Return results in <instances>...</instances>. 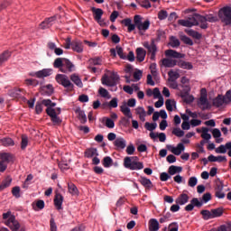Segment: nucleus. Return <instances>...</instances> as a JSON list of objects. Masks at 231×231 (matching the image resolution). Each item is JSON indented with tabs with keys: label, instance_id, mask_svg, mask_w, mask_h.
Segmentation results:
<instances>
[{
	"label": "nucleus",
	"instance_id": "43",
	"mask_svg": "<svg viewBox=\"0 0 231 231\" xmlns=\"http://www.w3.org/2000/svg\"><path fill=\"white\" fill-rule=\"evenodd\" d=\"M211 212H212V217L217 218L223 216L224 209L222 208H213L211 209Z\"/></svg>",
	"mask_w": 231,
	"mask_h": 231
},
{
	"label": "nucleus",
	"instance_id": "62",
	"mask_svg": "<svg viewBox=\"0 0 231 231\" xmlns=\"http://www.w3.org/2000/svg\"><path fill=\"white\" fill-rule=\"evenodd\" d=\"M97 149H89L85 152V155L87 158H93V156H96Z\"/></svg>",
	"mask_w": 231,
	"mask_h": 231
},
{
	"label": "nucleus",
	"instance_id": "48",
	"mask_svg": "<svg viewBox=\"0 0 231 231\" xmlns=\"http://www.w3.org/2000/svg\"><path fill=\"white\" fill-rule=\"evenodd\" d=\"M102 164L103 166L106 168V169H109L112 167L113 165V160L111 157L109 156H106L104 158L103 162H102Z\"/></svg>",
	"mask_w": 231,
	"mask_h": 231
},
{
	"label": "nucleus",
	"instance_id": "24",
	"mask_svg": "<svg viewBox=\"0 0 231 231\" xmlns=\"http://www.w3.org/2000/svg\"><path fill=\"white\" fill-rule=\"evenodd\" d=\"M149 231H159L160 223L156 218H151L148 222Z\"/></svg>",
	"mask_w": 231,
	"mask_h": 231
},
{
	"label": "nucleus",
	"instance_id": "26",
	"mask_svg": "<svg viewBox=\"0 0 231 231\" xmlns=\"http://www.w3.org/2000/svg\"><path fill=\"white\" fill-rule=\"evenodd\" d=\"M165 56L174 59H182L184 56L180 52H177V51H173L172 49H169L165 51Z\"/></svg>",
	"mask_w": 231,
	"mask_h": 231
},
{
	"label": "nucleus",
	"instance_id": "13",
	"mask_svg": "<svg viewBox=\"0 0 231 231\" xmlns=\"http://www.w3.org/2000/svg\"><path fill=\"white\" fill-rule=\"evenodd\" d=\"M200 136L203 140L200 141V143L198 144V147L199 149H202V152H204V145L212 138V135L209 134V128L202 127V134Z\"/></svg>",
	"mask_w": 231,
	"mask_h": 231
},
{
	"label": "nucleus",
	"instance_id": "39",
	"mask_svg": "<svg viewBox=\"0 0 231 231\" xmlns=\"http://www.w3.org/2000/svg\"><path fill=\"white\" fill-rule=\"evenodd\" d=\"M169 45L171 47V48H178L180 46V40L175 37V36H171L170 37V42H169Z\"/></svg>",
	"mask_w": 231,
	"mask_h": 231
},
{
	"label": "nucleus",
	"instance_id": "35",
	"mask_svg": "<svg viewBox=\"0 0 231 231\" xmlns=\"http://www.w3.org/2000/svg\"><path fill=\"white\" fill-rule=\"evenodd\" d=\"M115 145L117 149H125L126 141L123 137H118L115 141Z\"/></svg>",
	"mask_w": 231,
	"mask_h": 231
},
{
	"label": "nucleus",
	"instance_id": "14",
	"mask_svg": "<svg viewBox=\"0 0 231 231\" xmlns=\"http://www.w3.org/2000/svg\"><path fill=\"white\" fill-rule=\"evenodd\" d=\"M167 149L175 156H180V154H182V152H184L186 147H185L184 143H179L176 146L167 145Z\"/></svg>",
	"mask_w": 231,
	"mask_h": 231
},
{
	"label": "nucleus",
	"instance_id": "64",
	"mask_svg": "<svg viewBox=\"0 0 231 231\" xmlns=\"http://www.w3.org/2000/svg\"><path fill=\"white\" fill-rule=\"evenodd\" d=\"M224 101L226 104H228L231 102V90L226 91V95L223 97Z\"/></svg>",
	"mask_w": 231,
	"mask_h": 231
},
{
	"label": "nucleus",
	"instance_id": "34",
	"mask_svg": "<svg viewBox=\"0 0 231 231\" xmlns=\"http://www.w3.org/2000/svg\"><path fill=\"white\" fill-rule=\"evenodd\" d=\"M185 32H187L188 35L197 40H200L202 38V34L200 32L192 29H186Z\"/></svg>",
	"mask_w": 231,
	"mask_h": 231
},
{
	"label": "nucleus",
	"instance_id": "8",
	"mask_svg": "<svg viewBox=\"0 0 231 231\" xmlns=\"http://www.w3.org/2000/svg\"><path fill=\"white\" fill-rule=\"evenodd\" d=\"M197 105L202 110H206L211 107L210 102L208 101V98L207 89L205 88L201 89V94L199 98L197 101Z\"/></svg>",
	"mask_w": 231,
	"mask_h": 231
},
{
	"label": "nucleus",
	"instance_id": "38",
	"mask_svg": "<svg viewBox=\"0 0 231 231\" xmlns=\"http://www.w3.org/2000/svg\"><path fill=\"white\" fill-rule=\"evenodd\" d=\"M177 65L179 68L183 69H187V70L193 69V65L190 62H186V61L181 60V61L178 62Z\"/></svg>",
	"mask_w": 231,
	"mask_h": 231
},
{
	"label": "nucleus",
	"instance_id": "12",
	"mask_svg": "<svg viewBox=\"0 0 231 231\" xmlns=\"http://www.w3.org/2000/svg\"><path fill=\"white\" fill-rule=\"evenodd\" d=\"M143 46L147 50V52L151 54L152 59L155 58L157 53V46L154 39H152L150 43L149 42H143Z\"/></svg>",
	"mask_w": 231,
	"mask_h": 231
},
{
	"label": "nucleus",
	"instance_id": "5",
	"mask_svg": "<svg viewBox=\"0 0 231 231\" xmlns=\"http://www.w3.org/2000/svg\"><path fill=\"white\" fill-rule=\"evenodd\" d=\"M118 80L119 77L115 72L111 73V76L105 75L101 79L103 85L115 88L114 91L117 90L116 85Z\"/></svg>",
	"mask_w": 231,
	"mask_h": 231
},
{
	"label": "nucleus",
	"instance_id": "36",
	"mask_svg": "<svg viewBox=\"0 0 231 231\" xmlns=\"http://www.w3.org/2000/svg\"><path fill=\"white\" fill-rule=\"evenodd\" d=\"M176 101L175 100H171V99H167L165 101V106H166V109L169 111V112H172L174 110V108H176Z\"/></svg>",
	"mask_w": 231,
	"mask_h": 231
},
{
	"label": "nucleus",
	"instance_id": "37",
	"mask_svg": "<svg viewBox=\"0 0 231 231\" xmlns=\"http://www.w3.org/2000/svg\"><path fill=\"white\" fill-rule=\"evenodd\" d=\"M168 81H174L180 79V75L179 73V70H171L168 72Z\"/></svg>",
	"mask_w": 231,
	"mask_h": 231
},
{
	"label": "nucleus",
	"instance_id": "20",
	"mask_svg": "<svg viewBox=\"0 0 231 231\" xmlns=\"http://www.w3.org/2000/svg\"><path fill=\"white\" fill-rule=\"evenodd\" d=\"M71 49L73 51H76L78 53H82L83 51V43L80 42V40H73L71 43Z\"/></svg>",
	"mask_w": 231,
	"mask_h": 231
},
{
	"label": "nucleus",
	"instance_id": "59",
	"mask_svg": "<svg viewBox=\"0 0 231 231\" xmlns=\"http://www.w3.org/2000/svg\"><path fill=\"white\" fill-rule=\"evenodd\" d=\"M78 113H79V119L82 124H85L87 122V116L85 115V112L79 109L78 110Z\"/></svg>",
	"mask_w": 231,
	"mask_h": 231
},
{
	"label": "nucleus",
	"instance_id": "41",
	"mask_svg": "<svg viewBox=\"0 0 231 231\" xmlns=\"http://www.w3.org/2000/svg\"><path fill=\"white\" fill-rule=\"evenodd\" d=\"M70 80L75 84L77 85L79 88H82L83 87V83L80 79V78L79 77V75L77 74H72L70 76Z\"/></svg>",
	"mask_w": 231,
	"mask_h": 231
},
{
	"label": "nucleus",
	"instance_id": "19",
	"mask_svg": "<svg viewBox=\"0 0 231 231\" xmlns=\"http://www.w3.org/2000/svg\"><path fill=\"white\" fill-rule=\"evenodd\" d=\"M228 149H231V142L219 145L215 149V152L217 154H226V151H228Z\"/></svg>",
	"mask_w": 231,
	"mask_h": 231
},
{
	"label": "nucleus",
	"instance_id": "30",
	"mask_svg": "<svg viewBox=\"0 0 231 231\" xmlns=\"http://www.w3.org/2000/svg\"><path fill=\"white\" fill-rule=\"evenodd\" d=\"M62 203H63V197H62V195L60 194V193H57L55 195V199H54V205H55V207H56V208L58 210H60L62 208H61Z\"/></svg>",
	"mask_w": 231,
	"mask_h": 231
},
{
	"label": "nucleus",
	"instance_id": "58",
	"mask_svg": "<svg viewBox=\"0 0 231 231\" xmlns=\"http://www.w3.org/2000/svg\"><path fill=\"white\" fill-rule=\"evenodd\" d=\"M28 147V136L22 135L21 149L24 150Z\"/></svg>",
	"mask_w": 231,
	"mask_h": 231
},
{
	"label": "nucleus",
	"instance_id": "52",
	"mask_svg": "<svg viewBox=\"0 0 231 231\" xmlns=\"http://www.w3.org/2000/svg\"><path fill=\"white\" fill-rule=\"evenodd\" d=\"M171 179V176L168 172H162L160 174V180L162 181V182H166V181H168Z\"/></svg>",
	"mask_w": 231,
	"mask_h": 231
},
{
	"label": "nucleus",
	"instance_id": "6",
	"mask_svg": "<svg viewBox=\"0 0 231 231\" xmlns=\"http://www.w3.org/2000/svg\"><path fill=\"white\" fill-rule=\"evenodd\" d=\"M218 17L226 25H231V7L224 6L218 11Z\"/></svg>",
	"mask_w": 231,
	"mask_h": 231
},
{
	"label": "nucleus",
	"instance_id": "46",
	"mask_svg": "<svg viewBox=\"0 0 231 231\" xmlns=\"http://www.w3.org/2000/svg\"><path fill=\"white\" fill-rule=\"evenodd\" d=\"M200 214L202 215L204 220L213 219L212 210L203 209Z\"/></svg>",
	"mask_w": 231,
	"mask_h": 231
},
{
	"label": "nucleus",
	"instance_id": "22",
	"mask_svg": "<svg viewBox=\"0 0 231 231\" xmlns=\"http://www.w3.org/2000/svg\"><path fill=\"white\" fill-rule=\"evenodd\" d=\"M208 160L209 162L223 163V162H226V156H225V155L215 156V155L211 154L208 157Z\"/></svg>",
	"mask_w": 231,
	"mask_h": 231
},
{
	"label": "nucleus",
	"instance_id": "42",
	"mask_svg": "<svg viewBox=\"0 0 231 231\" xmlns=\"http://www.w3.org/2000/svg\"><path fill=\"white\" fill-rule=\"evenodd\" d=\"M224 104H226V102L225 101V98H224V97H222V96H218L217 97H216V98L213 100V105H214L215 106L220 107V106H222Z\"/></svg>",
	"mask_w": 231,
	"mask_h": 231
},
{
	"label": "nucleus",
	"instance_id": "61",
	"mask_svg": "<svg viewBox=\"0 0 231 231\" xmlns=\"http://www.w3.org/2000/svg\"><path fill=\"white\" fill-rule=\"evenodd\" d=\"M98 93L102 97L110 98L108 91L103 88H99Z\"/></svg>",
	"mask_w": 231,
	"mask_h": 231
},
{
	"label": "nucleus",
	"instance_id": "15",
	"mask_svg": "<svg viewBox=\"0 0 231 231\" xmlns=\"http://www.w3.org/2000/svg\"><path fill=\"white\" fill-rule=\"evenodd\" d=\"M178 24L183 26L191 28L193 26H198V22L196 21L195 14L191 17H189L188 19H180L178 20Z\"/></svg>",
	"mask_w": 231,
	"mask_h": 231
},
{
	"label": "nucleus",
	"instance_id": "25",
	"mask_svg": "<svg viewBox=\"0 0 231 231\" xmlns=\"http://www.w3.org/2000/svg\"><path fill=\"white\" fill-rule=\"evenodd\" d=\"M162 65L165 68H173L177 65V60L172 58H163Z\"/></svg>",
	"mask_w": 231,
	"mask_h": 231
},
{
	"label": "nucleus",
	"instance_id": "3",
	"mask_svg": "<svg viewBox=\"0 0 231 231\" xmlns=\"http://www.w3.org/2000/svg\"><path fill=\"white\" fill-rule=\"evenodd\" d=\"M195 21L197 22V25H199L201 29H208V23H217L218 21L217 16H215L211 14L201 15L199 14H195Z\"/></svg>",
	"mask_w": 231,
	"mask_h": 231
},
{
	"label": "nucleus",
	"instance_id": "23",
	"mask_svg": "<svg viewBox=\"0 0 231 231\" xmlns=\"http://www.w3.org/2000/svg\"><path fill=\"white\" fill-rule=\"evenodd\" d=\"M183 171V168L181 166L171 165L168 168V173L170 176H175L177 174H180Z\"/></svg>",
	"mask_w": 231,
	"mask_h": 231
},
{
	"label": "nucleus",
	"instance_id": "56",
	"mask_svg": "<svg viewBox=\"0 0 231 231\" xmlns=\"http://www.w3.org/2000/svg\"><path fill=\"white\" fill-rule=\"evenodd\" d=\"M89 64L93 66L101 65L102 64L101 58H91V60H89Z\"/></svg>",
	"mask_w": 231,
	"mask_h": 231
},
{
	"label": "nucleus",
	"instance_id": "54",
	"mask_svg": "<svg viewBox=\"0 0 231 231\" xmlns=\"http://www.w3.org/2000/svg\"><path fill=\"white\" fill-rule=\"evenodd\" d=\"M150 71H151V74L153 78H156L158 76V71H157V65L152 63L150 65Z\"/></svg>",
	"mask_w": 231,
	"mask_h": 231
},
{
	"label": "nucleus",
	"instance_id": "17",
	"mask_svg": "<svg viewBox=\"0 0 231 231\" xmlns=\"http://www.w3.org/2000/svg\"><path fill=\"white\" fill-rule=\"evenodd\" d=\"M203 206V201H200L198 198H193L190 200V204L185 207V211H193L195 208H201Z\"/></svg>",
	"mask_w": 231,
	"mask_h": 231
},
{
	"label": "nucleus",
	"instance_id": "60",
	"mask_svg": "<svg viewBox=\"0 0 231 231\" xmlns=\"http://www.w3.org/2000/svg\"><path fill=\"white\" fill-rule=\"evenodd\" d=\"M172 134H174V135H176L178 137H182V136H184L185 132L182 131L180 128H174L172 130Z\"/></svg>",
	"mask_w": 231,
	"mask_h": 231
},
{
	"label": "nucleus",
	"instance_id": "7",
	"mask_svg": "<svg viewBox=\"0 0 231 231\" xmlns=\"http://www.w3.org/2000/svg\"><path fill=\"white\" fill-rule=\"evenodd\" d=\"M136 106V99L131 98L128 99V102H124L123 105L120 106L121 112L126 116L128 119L133 118V114L129 107H134Z\"/></svg>",
	"mask_w": 231,
	"mask_h": 231
},
{
	"label": "nucleus",
	"instance_id": "40",
	"mask_svg": "<svg viewBox=\"0 0 231 231\" xmlns=\"http://www.w3.org/2000/svg\"><path fill=\"white\" fill-rule=\"evenodd\" d=\"M12 178H6L1 184H0V192L4 191L5 189L9 188L12 184Z\"/></svg>",
	"mask_w": 231,
	"mask_h": 231
},
{
	"label": "nucleus",
	"instance_id": "44",
	"mask_svg": "<svg viewBox=\"0 0 231 231\" xmlns=\"http://www.w3.org/2000/svg\"><path fill=\"white\" fill-rule=\"evenodd\" d=\"M64 60H66V58H56V60H54V63H53V67L55 69H59L60 71V69L64 65Z\"/></svg>",
	"mask_w": 231,
	"mask_h": 231
},
{
	"label": "nucleus",
	"instance_id": "50",
	"mask_svg": "<svg viewBox=\"0 0 231 231\" xmlns=\"http://www.w3.org/2000/svg\"><path fill=\"white\" fill-rule=\"evenodd\" d=\"M198 182L199 180L197 177H190L188 180V186L190 188H195L198 185Z\"/></svg>",
	"mask_w": 231,
	"mask_h": 231
},
{
	"label": "nucleus",
	"instance_id": "57",
	"mask_svg": "<svg viewBox=\"0 0 231 231\" xmlns=\"http://www.w3.org/2000/svg\"><path fill=\"white\" fill-rule=\"evenodd\" d=\"M139 5H141V7L149 9L152 7V5L149 0H139Z\"/></svg>",
	"mask_w": 231,
	"mask_h": 231
},
{
	"label": "nucleus",
	"instance_id": "2",
	"mask_svg": "<svg viewBox=\"0 0 231 231\" xmlns=\"http://www.w3.org/2000/svg\"><path fill=\"white\" fill-rule=\"evenodd\" d=\"M125 169L134 171H142L143 170V162H140L139 157L137 156H126L124 160Z\"/></svg>",
	"mask_w": 231,
	"mask_h": 231
},
{
	"label": "nucleus",
	"instance_id": "55",
	"mask_svg": "<svg viewBox=\"0 0 231 231\" xmlns=\"http://www.w3.org/2000/svg\"><path fill=\"white\" fill-rule=\"evenodd\" d=\"M167 17H168V12L166 10L159 11V13H158V19L160 21H163V20L167 19Z\"/></svg>",
	"mask_w": 231,
	"mask_h": 231
},
{
	"label": "nucleus",
	"instance_id": "32",
	"mask_svg": "<svg viewBox=\"0 0 231 231\" xmlns=\"http://www.w3.org/2000/svg\"><path fill=\"white\" fill-rule=\"evenodd\" d=\"M91 10L93 12L95 21L102 19L104 14L103 9L92 7Z\"/></svg>",
	"mask_w": 231,
	"mask_h": 231
},
{
	"label": "nucleus",
	"instance_id": "29",
	"mask_svg": "<svg viewBox=\"0 0 231 231\" xmlns=\"http://www.w3.org/2000/svg\"><path fill=\"white\" fill-rule=\"evenodd\" d=\"M11 56L12 52H10V51H5L2 52V54H0V67H2L5 62L8 61Z\"/></svg>",
	"mask_w": 231,
	"mask_h": 231
},
{
	"label": "nucleus",
	"instance_id": "18",
	"mask_svg": "<svg viewBox=\"0 0 231 231\" xmlns=\"http://www.w3.org/2000/svg\"><path fill=\"white\" fill-rule=\"evenodd\" d=\"M189 196L186 193H181L175 199V203L180 206H184L187 203H189Z\"/></svg>",
	"mask_w": 231,
	"mask_h": 231
},
{
	"label": "nucleus",
	"instance_id": "45",
	"mask_svg": "<svg viewBox=\"0 0 231 231\" xmlns=\"http://www.w3.org/2000/svg\"><path fill=\"white\" fill-rule=\"evenodd\" d=\"M44 200L40 199L35 204H32V208L34 211H39L44 209Z\"/></svg>",
	"mask_w": 231,
	"mask_h": 231
},
{
	"label": "nucleus",
	"instance_id": "27",
	"mask_svg": "<svg viewBox=\"0 0 231 231\" xmlns=\"http://www.w3.org/2000/svg\"><path fill=\"white\" fill-rule=\"evenodd\" d=\"M135 115L139 116V120H141V122H145V117L147 116V112L145 111V109L142 106H137V108H135Z\"/></svg>",
	"mask_w": 231,
	"mask_h": 231
},
{
	"label": "nucleus",
	"instance_id": "49",
	"mask_svg": "<svg viewBox=\"0 0 231 231\" xmlns=\"http://www.w3.org/2000/svg\"><path fill=\"white\" fill-rule=\"evenodd\" d=\"M103 121L105 122L106 127L111 129L115 127V120L109 117H104Z\"/></svg>",
	"mask_w": 231,
	"mask_h": 231
},
{
	"label": "nucleus",
	"instance_id": "10",
	"mask_svg": "<svg viewBox=\"0 0 231 231\" xmlns=\"http://www.w3.org/2000/svg\"><path fill=\"white\" fill-rule=\"evenodd\" d=\"M55 80L57 81L58 84L63 86L69 91H72L74 89V85L70 82V80L66 75L58 74L55 77Z\"/></svg>",
	"mask_w": 231,
	"mask_h": 231
},
{
	"label": "nucleus",
	"instance_id": "21",
	"mask_svg": "<svg viewBox=\"0 0 231 231\" xmlns=\"http://www.w3.org/2000/svg\"><path fill=\"white\" fill-rule=\"evenodd\" d=\"M135 59H137V61H144L146 57V51L144 49H143L142 47H137V50H135Z\"/></svg>",
	"mask_w": 231,
	"mask_h": 231
},
{
	"label": "nucleus",
	"instance_id": "11",
	"mask_svg": "<svg viewBox=\"0 0 231 231\" xmlns=\"http://www.w3.org/2000/svg\"><path fill=\"white\" fill-rule=\"evenodd\" d=\"M190 91V86L186 85L185 89H182L180 93V97L187 104H191L195 99L193 96L189 95Z\"/></svg>",
	"mask_w": 231,
	"mask_h": 231
},
{
	"label": "nucleus",
	"instance_id": "51",
	"mask_svg": "<svg viewBox=\"0 0 231 231\" xmlns=\"http://www.w3.org/2000/svg\"><path fill=\"white\" fill-rule=\"evenodd\" d=\"M116 53L122 60H126L127 59V54H125L124 49L120 47V45L116 46Z\"/></svg>",
	"mask_w": 231,
	"mask_h": 231
},
{
	"label": "nucleus",
	"instance_id": "33",
	"mask_svg": "<svg viewBox=\"0 0 231 231\" xmlns=\"http://www.w3.org/2000/svg\"><path fill=\"white\" fill-rule=\"evenodd\" d=\"M0 142L4 147H14L15 145L14 141L10 137L2 138Z\"/></svg>",
	"mask_w": 231,
	"mask_h": 231
},
{
	"label": "nucleus",
	"instance_id": "4",
	"mask_svg": "<svg viewBox=\"0 0 231 231\" xmlns=\"http://www.w3.org/2000/svg\"><path fill=\"white\" fill-rule=\"evenodd\" d=\"M3 218L7 219L5 225L12 230V231H19L21 228V224L18 220H16L15 216L12 215L11 211L3 214Z\"/></svg>",
	"mask_w": 231,
	"mask_h": 231
},
{
	"label": "nucleus",
	"instance_id": "1",
	"mask_svg": "<svg viewBox=\"0 0 231 231\" xmlns=\"http://www.w3.org/2000/svg\"><path fill=\"white\" fill-rule=\"evenodd\" d=\"M121 23L125 27H128V32H132L137 28L139 33L143 34L147 30H149L151 23L149 20L143 22V17L140 14H135L134 16V23L131 18H125L121 21Z\"/></svg>",
	"mask_w": 231,
	"mask_h": 231
},
{
	"label": "nucleus",
	"instance_id": "28",
	"mask_svg": "<svg viewBox=\"0 0 231 231\" xmlns=\"http://www.w3.org/2000/svg\"><path fill=\"white\" fill-rule=\"evenodd\" d=\"M52 72H53V70L51 69H44L42 70L36 72V78L43 79V78L51 76L52 74Z\"/></svg>",
	"mask_w": 231,
	"mask_h": 231
},
{
	"label": "nucleus",
	"instance_id": "47",
	"mask_svg": "<svg viewBox=\"0 0 231 231\" xmlns=\"http://www.w3.org/2000/svg\"><path fill=\"white\" fill-rule=\"evenodd\" d=\"M68 189L69 192L72 195V196H76L79 194V189H77V187L75 186V184L69 182L68 183Z\"/></svg>",
	"mask_w": 231,
	"mask_h": 231
},
{
	"label": "nucleus",
	"instance_id": "9",
	"mask_svg": "<svg viewBox=\"0 0 231 231\" xmlns=\"http://www.w3.org/2000/svg\"><path fill=\"white\" fill-rule=\"evenodd\" d=\"M13 160H14V157L11 153H8V152L0 153V172H5L8 168V164L12 162Z\"/></svg>",
	"mask_w": 231,
	"mask_h": 231
},
{
	"label": "nucleus",
	"instance_id": "16",
	"mask_svg": "<svg viewBox=\"0 0 231 231\" xmlns=\"http://www.w3.org/2000/svg\"><path fill=\"white\" fill-rule=\"evenodd\" d=\"M75 70H76L75 65L66 58V60H64L63 66L60 69V72L69 74V73L74 72Z\"/></svg>",
	"mask_w": 231,
	"mask_h": 231
},
{
	"label": "nucleus",
	"instance_id": "63",
	"mask_svg": "<svg viewBox=\"0 0 231 231\" xmlns=\"http://www.w3.org/2000/svg\"><path fill=\"white\" fill-rule=\"evenodd\" d=\"M42 104L48 107H54L56 106L55 103H52L50 99H44L42 101Z\"/></svg>",
	"mask_w": 231,
	"mask_h": 231
},
{
	"label": "nucleus",
	"instance_id": "53",
	"mask_svg": "<svg viewBox=\"0 0 231 231\" xmlns=\"http://www.w3.org/2000/svg\"><path fill=\"white\" fill-rule=\"evenodd\" d=\"M144 127L145 129H147L148 131H153L157 128V124L156 123H149V122H146L144 124Z\"/></svg>",
	"mask_w": 231,
	"mask_h": 231
},
{
	"label": "nucleus",
	"instance_id": "31",
	"mask_svg": "<svg viewBox=\"0 0 231 231\" xmlns=\"http://www.w3.org/2000/svg\"><path fill=\"white\" fill-rule=\"evenodd\" d=\"M139 183L143 185V188L145 189H152V182L150 179H147L145 177L141 176L139 180Z\"/></svg>",
	"mask_w": 231,
	"mask_h": 231
}]
</instances>
